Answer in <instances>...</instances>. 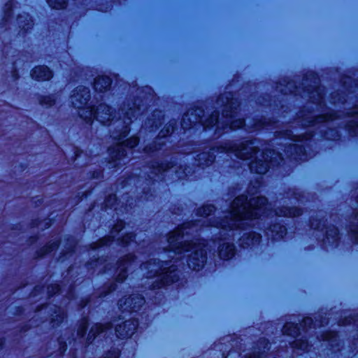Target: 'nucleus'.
<instances>
[{
	"mask_svg": "<svg viewBox=\"0 0 358 358\" xmlns=\"http://www.w3.org/2000/svg\"><path fill=\"white\" fill-rule=\"evenodd\" d=\"M215 210L212 205H205L197 210V215L202 219L196 220L183 224L176 230L171 232L165 238L162 249L167 254L159 255V258H151L141 265V270L144 271L143 275L150 282L148 285L151 289H159L169 283L178 280V271L173 263L183 261L186 262L189 268L200 270L206 262V246L205 241L200 239L182 241L189 234L196 232L198 228L206 224V227H213L219 230L213 243H217L218 254L221 259L231 258L235 253V247L233 243L225 242L226 240L234 239L236 235H240L242 230L247 227L259 225V220L261 217H296L301 214V209L290 208L285 206H278L273 210L271 205L267 204V200L264 196L250 198L241 195L236 197L231 203L229 209L219 220L212 221L207 219Z\"/></svg>",
	"mask_w": 358,
	"mask_h": 358,
	"instance_id": "1",
	"label": "nucleus"
},
{
	"mask_svg": "<svg viewBox=\"0 0 358 358\" xmlns=\"http://www.w3.org/2000/svg\"><path fill=\"white\" fill-rule=\"evenodd\" d=\"M254 144L255 142L252 141L239 143L230 141L221 143L199 154L196 159L198 166L210 165L215 160V152L234 154L237 158L243 160L255 157V160L250 164V169L258 174L266 173L270 165L275 166L283 161L282 153L274 150H266L257 156V148Z\"/></svg>",
	"mask_w": 358,
	"mask_h": 358,
	"instance_id": "2",
	"label": "nucleus"
},
{
	"mask_svg": "<svg viewBox=\"0 0 358 358\" xmlns=\"http://www.w3.org/2000/svg\"><path fill=\"white\" fill-rule=\"evenodd\" d=\"M217 105L224 107L222 119L219 120L218 112L215 111L208 119L203 120V110L201 108H191L184 115L181 121V127L184 130L191 129L200 124L203 129L217 126L215 133L220 136L223 132L234 130L245 124L242 119L234 120L237 114L239 101L231 92L222 94L217 101Z\"/></svg>",
	"mask_w": 358,
	"mask_h": 358,
	"instance_id": "3",
	"label": "nucleus"
},
{
	"mask_svg": "<svg viewBox=\"0 0 358 358\" xmlns=\"http://www.w3.org/2000/svg\"><path fill=\"white\" fill-rule=\"evenodd\" d=\"M141 110V106L137 104L136 101L124 103L120 108V113L123 115L122 120L120 118L115 120V115L111 112L110 108L106 104L101 103L97 106L96 110L90 107H87L86 109L80 113V117L87 122H90L92 119L95 118L102 124H108L115 121L118 131L113 133V137L120 140L129 134V126L132 122V118L138 115Z\"/></svg>",
	"mask_w": 358,
	"mask_h": 358,
	"instance_id": "4",
	"label": "nucleus"
},
{
	"mask_svg": "<svg viewBox=\"0 0 358 358\" xmlns=\"http://www.w3.org/2000/svg\"><path fill=\"white\" fill-rule=\"evenodd\" d=\"M341 115L338 113L334 114H316L314 111H307L303 110L299 112L297 117V124H301L303 127H308L305 133L294 134L291 130L281 131L282 137L285 140H289L292 142H302L303 140H308L313 136V129H319L320 132L323 134L324 137L329 139H334L338 136V131L335 129L329 131L324 130L329 125H334V122L340 118Z\"/></svg>",
	"mask_w": 358,
	"mask_h": 358,
	"instance_id": "5",
	"label": "nucleus"
},
{
	"mask_svg": "<svg viewBox=\"0 0 358 358\" xmlns=\"http://www.w3.org/2000/svg\"><path fill=\"white\" fill-rule=\"evenodd\" d=\"M175 121H171L166 127L165 129H162L159 133V136L157 139L151 145H148L145 148V152L148 154H152L156 152H159L161 155L164 157H168L170 153H179L182 152L184 154H189L194 151V148H192L193 145H185L181 150L173 148L171 149L168 147L163 140V138L168 134L172 133L174 131L176 126Z\"/></svg>",
	"mask_w": 358,
	"mask_h": 358,
	"instance_id": "6",
	"label": "nucleus"
},
{
	"mask_svg": "<svg viewBox=\"0 0 358 358\" xmlns=\"http://www.w3.org/2000/svg\"><path fill=\"white\" fill-rule=\"evenodd\" d=\"M138 143V138L132 136L122 143H119L113 148L109 149L110 160L109 168H115L122 166L127 162L126 148L131 149Z\"/></svg>",
	"mask_w": 358,
	"mask_h": 358,
	"instance_id": "7",
	"label": "nucleus"
},
{
	"mask_svg": "<svg viewBox=\"0 0 358 358\" xmlns=\"http://www.w3.org/2000/svg\"><path fill=\"white\" fill-rule=\"evenodd\" d=\"M327 220H320L319 221L312 219L310 220V226L313 229L323 231L325 229V237L323 238L324 244L334 245L336 244L339 235L338 229L334 226H326Z\"/></svg>",
	"mask_w": 358,
	"mask_h": 358,
	"instance_id": "8",
	"label": "nucleus"
},
{
	"mask_svg": "<svg viewBox=\"0 0 358 358\" xmlns=\"http://www.w3.org/2000/svg\"><path fill=\"white\" fill-rule=\"evenodd\" d=\"M90 98V91L87 87L79 86L76 87L71 95V102L73 106L76 108L80 109L82 111L87 108H84Z\"/></svg>",
	"mask_w": 358,
	"mask_h": 358,
	"instance_id": "9",
	"label": "nucleus"
},
{
	"mask_svg": "<svg viewBox=\"0 0 358 358\" xmlns=\"http://www.w3.org/2000/svg\"><path fill=\"white\" fill-rule=\"evenodd\" d=\"M138 265L136 258L133 255H128L122 258L117 263L115 268L118 273L116 276V280L122 282L127 276V273L129 270L135 268Z\"/></svg>",
	"mask_w": 358,
	"mask_h": 358,
	"instance_id": "10",
	"label": "nucleus"
},
{
	"mask_svg": "<svg viewBox=\"0 0 358 358\" xmlns=\"http://www.w3.org/2000/svg\"><path fill=\"white\" fill-rule=\"evenodd\" d=\"M145 299L139 294H133L127 299L118 301L120 309L122 311L136 312L144 304Z\"/></svg>",
	"mask_w": 358,
	"mask_h": 358,
	"instance_id": "11",
	"label": "nucleus"
},
{
	"mask_svg": "<svg viewBox=\"0 0 358 358\" xmlns=\"http://www.w3.org/2000/svg\"><path fill=\"white\" fill-rule=\"evenodd\" d=\"M280 149L283 150L287 157L292 158L296 161L306 160V150L302 145L291 143L289 144L286 143L283 149Z\"/></svg>",
	"mask_w": 358,
	"mask_h": 358,
	"instance_id": "12",
	"label": "nucleus"
},
{
	"mask_svg": "<svg viewBox=\"0 0 358 358\" xmlns=\"http://www.w3.org/2000/svg\"><path fill=\"white\" fill-rule=\"evenodd\" d=\"M313 83L314 85H313L311 90L308 89V96L312 103L315 104L317 108H318V110L321 109V110L323 111L324 90L319 86V80L315 76Z\"/></svg>",
	"mask_w": 358,
	"mask_h": 358,
	"instance_id": "13",
	"label": "nucleus"
},
{
	"mask_svg": "<svg viewBox=\"0 0 358 358\" xmlns=\"http://www.w3.org/2000/svg\"><path fill=\"white\" fill-rule=\"evenodd\" d=\"M138 323L136 320H129L117 325L115 327V333L120 338L131 337L136 331Z\"/></svg>",
	"mask_w": 358,
	"mask_h": 358,
	"instance_id": "14",
	"label": "nucleus"
},
{
	"mask_svg": "<svg viewBox=\"0 0 358 358\" xmlns=\"http://www.w3.org/2000/svg\"><path fill=\"white\" fill-rule=\"evenodd\" d=\"M172 164V162L171 163ZM173 168V164L170 165L167 163V159H164L163 161L155 160L150 165L149 169L150 170V174L149 177L152 179L155 176H157L160 178L159 175H163L164 173L167 172L169 169Z\"/></svg>",
	"mask_w": 358,
	"mask_h": 358,
	"instance_id": "15",
	"label": "nucleus"
},
{
	"mask_svg": "<svg viewBox=\"0 0 358 358\" xmlns=\"http://www.w3.org/2000/svg\"><path fill=\"white\" fill-rule=\"evenodd\" d=\"M349 120L342 122L339 125H343L347 127L352 135L358 134V106H356L353 110L347 113Z\"/></svg>",
	"mask_w": 358,
	"mask_h": 358,
	"instance_id": "16",
	"label": "nucleus"
},
{
	"mask_svg": "<svg viewBox=\"0 0 358 358\" xmlns=\"http://www.w3.org/2000/svg\"><path fill=\"white\" fill-rule=\"evenodd\" d=\"M113 325L111 323L108 322L105 324H96L91 328L88 336L87 341L92 342L98 335L101 334H106L108 331H111Z\"/></svg>",
	"mask_w": 358,
	"mask_h": 358,
	"instance_id": "17",
	"label": "nucleus"
},
{
	"mask_svg": "<svg viewBox=\"0 0 358 358\" xmlns=\"http://www.w3.org/2000/svg\"><path fill=\"white\" fill-rule=\"evenodd\" d=\"M124 228V222L122 221H119L114 226L113 229L110 231V236L108 237H104L100 239L97 243H94L92 245L93 249L97 248L99 247L108 244V243L113 241L115 235L117 234L122 229Z\"/></svg>",
	"mask_w": 358,
	"mask_h": 358,
	"instance_id": "18",
	"label": "nucleus"
},
{
	"mask_svg": "<svg viewBox=\"0 0 358 358\" xmlns=\"http://www.w3.org/2000/svg\"><path fill=\"white\" fill-rule=\"evenodd\" d=\"M265 232L268 237L274 240H279L286 234L287 229L285 226L277 223L272 224L269 228L266 229Z\"/></svg>",
	"mask_w": 358,
	"mask_h": 358,
	"instance_id": "19",
	"label": "nucleus"
},
{
	"mask_svg": "<svg viewBox=\"0 0 358 358\" xmlns=\"http://www.w3.org/2000/svg\"><path fill=\"white\" fill-rule=\"evenodd\" d=\"M31 76L36 80H48L52 77V73L47 66H39L32 70Z\"/></svg>",
	"mask_w": 358,
	"mask_h": 358,
	"instance_id": "20",
	"label": "nucleus"
},
{
	"mask_svg": "<svg viewBox=\"0 0 358 358\" xmlns=\"http://www.w3.org/2000/svg\"><path fill=\"white\" fill-rule=\"evenodd\" d=\"M262 236L259 234L255 232H250L244 234L240 238V244L243 247H249L250 245L259 243Z\"/></svg>",
	"mask_w": 358,
	"mask_h": 358,
	"instance_id": "21",
	"label": "nucleus"
},
{
	"mask_svg": "<svg viewBox=\"0 0 358 358\" xmlns=\"http://www.w3.org/2000/svg\"><path fill=\"white\" fill-rule=\"evenodd\" d=\"M269 343L265 338H261L259 341L257 347L255 348V350L252 354H248L245 356V358H261V355L264 354L267 350H269Z\"/></svg>",
	"mask_w": 358,
	"mask_h": 358,
	"instance_id": "22",
	"label": "nucleus"
},
{
	"mask_svg": "<svg viewBox=\"0 0 358 358\" xmlns=\"http://www.w3.org/2000/svg\"><path fill=\"white\" fill-rule=\"evenodd\" d=\"M111 85V80L108 76H98L95 78L94 83V90L97 92L106 90Z\"/></svg>",
	"mask_w": 358,
	"mask_h": 358,
	"instance_id": "23",
	"label": "nucleus"
},
{
	"mask_svg": "<svg viewBox=\"0 0 358 358\" xmlns=\"http://www.w3.org/2000/svg\"><path fill=\"white\" fill-rule=\"evenodd\" d=\"M349 235L351 238L354 239L357 243H358V209L356 208L354 216L352 217V220L351 221V224L349 230Z\"/></svg>",
	"mask_w": 358,
	"mask_h": 358,
	"instance_id": "24",
	"label": "nucleus"
},
{
	"mask_svg": "<svg viewBox=\"0 0 358 358\" xmlns=\"http://www.w3.org/2000/svg\"><path fill=\"white\" fill-rule=\"evenodd\" d=\"M300 328L298 327V324L292 322H287L282 329L283 334L296 337L299 335Z\"/></svg>",
	"mask_w": 358,
	"mask_h": 358,
	"instance_id": "25",
	"label": "nucleus"
},
{
	"mask_svg": "<svg viewBox=\"0 0 358 358\" xmlns=\"http://www.w3.org/2000/svg\"><path fill=\"white\" fill-rule=\"evenodd\" d=\"M66 314L64 311L59 307H56L54 314L52 315V326H55L61 323L65 318Z\"/></svg>",
	"mask_w": 358,
	"mask_h": 358,
	"instance_id": "26",
	"label": "nucleus"
},
{
	"mask_svg": "<svg viewBox=\"0 0 358 358\" xmlns=\"http://www.w3.org/2000/svg\"><path fill=\"white\" fill-rule=\"evenodd\" d=\"M17 23L23 29L28 30L32 26V20L28 14L25 13L18 17Z\"/></svg>",
	"mask_w": 358,
	"mask_h": 358,
	"instance_id": "27",
	"label": "nucleus"
},
{
	"mask_svg": "<svg viewBox=\"0 0 358 358\" xmlns=\"http://www.w3.org/2000/svg\"><path fill=\"white\" fill-rule=\"evenodd\" d=\"M88 327V320L87 318H83L80 322V324L77 330V337L78 339H83V336L86 334V331Z\"/></svg>",
	"mask_w": 358,
	"mask_h": 358,
	"instance_id": "28",
	"label": "nucleus"
},
{
	"mask_svg": "<svg viewBox=\"0 0 358 358\" xmlns=\"http://www.w3.org/2000/svg\"><path fill=\"white\" fill-rule=\"evenodd\" d=\"M292 347L294 349H298L302 351H308L309 345L306 340L297 339L292 343Z\"/></svg>",
	"mask_w": 358,
	"mask_h": 358,
	"instance_id": "29",
	"label": "nucleus"
},
{
	"mask_svg": "<svg viewBox=\"0 0 358 358\" xmlns=\"http://www.w3.org/2000/svg\"><path fill=\"white\" fill-rule=\"evenodd\" d=\"M39 102L41 106L48 108L55 103V98L53 95L41 96Z\"/></svg>",
	"mask_w": 358,
	"mask_h": 358,
	"instance_id": "30",
	"label": "nucleus"
},
{
	"mask_svg": "<svg viewBox=\"0 0 358 358\" xmlns=\"http://www.w3.org/2000/svg\"><path fill=\"white\" fill-rule=\"evenodd\" d=\"M50 7L55 9L64 8L66 5V0H47Z\"/></svg>",
	"mask_w": 358,
	"mask_h": 358,
	"instance_id": "31",
	"label": "nucleus"
},
{
	"mask_svg": "<svg viewBox=\"0 0 358 358\" xmlns=\"http://www.w3.org/2000/svg\"><path fill=\"white\" fill-rule=\"evenodd\" d=\"M59 243L57 241H55L52 242H50L48 245H46L42 251L41 255H44L48 254L49 252H52L58 248Z\"/></svg>",
	"mask_w": 358,
	"mask_h": 358,
	"instance_id": "32",
	"label": "nucleus"
},
{
	"mask_svg": "<svg viewBox=\"0 0 358 358\" xmlns=\"http://www.w3.org/2000/svg\"><path fill=\"white\" fill-rule=\"evenodd\" d=\"M280 90L284 94H296L297 92H299L298 90L294 87V83L292 82H289L285 89L280 88Z\"/></svg>",
	"mask_w": 358,
	"mask_h": 358,
	"instance_id": "33",
	"label": "nucleus"
},
{
	"mask_svg": "<svg viewBox=\"0 0 358 358\" xmlns=\"http://www.w3.org/2000/svg\"><path fill=\"white\" fill-rule=\"evenodd\" d=\"M153 117L155 119L153 120V122L151 127H155V129L158 128L159 125H161V117H162V114L161 111H156L153 114Z\"/></svg>",
	"mask_w": 358,
	"mask_h": 358,
	"instance_id": "34",
	"label": "nucleus"
},
{
	"mask_svg": "<svg viewBox=\"0 0 358 358\" xmlns=\"http://www.w3.org/2000/svg\"><path fill=\"white\" fill-rule=\"evenodd\" d=\"M312 325H313V328H315L316 324H313V319L310 317H305L300 324L303 331H306L307 327L311 328Z\"/></svg>",
	"mask_w": 358,
	"mask_h": 358,
	"instance_id": "35",
	"label": "nucleus"
},
{
	"mask_svg": "<svg viewBox=\"0 0 358 358\" xmlns=\"http://www.w3.org/2000/svg\"><path fill=\"white\" fill-rule=\"evenodd\" d=\"M48 293L50 295H54L57 293H62L63 291H62V288L59 287V285L55 284L51 285L48 287Z\"/></svg>",
	"mask_w": 358,
	"mask_h": 358,
	"instance_id": "36",
	"label": "nucleus"
},
{
	"mask_svg": "<svg viewBox=\"0 0 358 358\" xmlns=\"http://www.w3.org/2000/svg\"><path fill=\"white\" fill-rule=\"evenodd\" d=\"M116 196L115 195H110L105 201L106 206L108 208H115L116 210L117 208L115 207V203L116 202Z\"/></svg>",
	"mask_w": 358,
	"mask_h": 358,
	"instance_id": "37",
	"label": "nucleus"
},
{
	"mask_svg": "<svg viewBox=\"0 0 358 358\" xmlns=\"http://www.w3.org/2000/svg\"><path fill=\"white\" fill-rule=\"evenodd\" d=\"M266 126V120H259L257 122L255 123V124L252 126V128L249 129L250 131H252L255 130L259 129L261 128H263Z\"/></svg>",
	"mask_w": 358,
	"mask_h": 358,
	"instance_id": "38",
	"label": "nucleus"
},
{
	"mask_svg": "<svg viewBox=\"0 0 358 358\" xmlns=\"http://www.w3.org/2000/svg\"><path fill=\"white\" fill-rule=\"evenodd\" d=\"M134 238L133 234H127L124 236L122 237V239H117V241L120 244L124 245H127Z\"/></svg>",
	"mask_w": 358,
	"mask_h": 358,
	"instance_id": "39",
	"label": "nucleus"
},
{
	"mask_svg": "<svg viewBox=\"0 0 358 358\" xmlns=\"http://www.w3.org/2000/svg\"><path fill=\"white\" fill-rule=\"evenodd\" d=\"M356 319L355 316L350 315L348 317H346L343 322H342L343 325L350 324L352 323H355Z\"/></svg>",
	"mask_w": 358,
	"mask_h": 358,
	"instance_id": "40",
	"label": "nucleus"
},
{
	"mask_svg": "<svg viewBox=\"0 0 358 358\" xmlns=\"http://www.w3.org/2000/svg\"><path fill=\"white\" fill-rule=\"evenodd\" d=\"M336 337V334L334 332L327 333L324 335L323 339L327 341H331L335 339Z\"/></svg>",
	"mask_w": 358,
	"mask_h": 358,
	"instance_id": "41",
	"label": "nucleus"
},
{
	"mask_svg": "<svg viewBox=\"0 0 358 358\" xmlns=\"http://www.w3.org/2000/svg\"><path fill=\"white\" fill-rule=\"evenodd\" d=\"M292 195L294 196V198L297 200V201H302L303 199H302V197L303 196L301 192H296V191H293L292 192Z\"/></svg>",
	"mask_w": 358,
	"mask_h": 358,
	"instance_id": "42",
	"label": "nucleus"
},
{
	"mask_svg": "<svg viewBox=\"0 0 358 358\" xmlns=\"http://www.w3.org/2000/svg\"><path fill=\"white\" fill-rule=\"evenodd\" d=\"M176 173L177 174V177L180 179L183 178V176H181V174H184L185 176H187V174L185 171H183L182 173H180L178 171H176Z\"/></svg>",
	"mask_w": 358,
	"mask_h": 358,
	"instance_id": "43",
	"label": "nucleus"
},
{
	"mask_svg": "<svg viewBox=\"0 0 358 358\" xmlns=\"http://www.w3.org/2000/svg\"><path fill=\"white\" fill-rule=\"evenodd\" d=\"M82 153H83V152H78V151L76 152V160L80 159V158L81 157Z\"/></svg>",
	"mask_w": 358,
	"mask_h": 358,
	"instance_id": "44",
	"label": "nucleus"
},
{
	"mask_svg": "<svg viewBox=\"0 0 358 358\" xmlns=\"http://www.w3.org/2000/svg\"><path fill=\"white\" fill-rule=\"evenodd\" d=\"M344 101H345V99H344V97H343V96H342V97H339V99H338V103H339V102L343 103V102H344Z\"/></svg>",
	"mask_w": 358,
	"mask_h": 358,
	"instance_id": "45",
	"label": "nucleus"
},
{
	"mask_svg": "<svg viewBox=\"0 0 358 358\" xmlns=\"http://www.w3.org/2000/svg\"><path fill=\"white\" fill-rule=\"evenodd\" d=\"M313 85L310 86L309 87H307V86H305V88H307L305 90L304 92H306L308 94V89H310L311 90Z\"/></svg>",
	"mask_w": 358,
	"mask_h": 358,
	"instance_id": "46",
	"label": "nucleus"
},
{
	"mask_svg": "<svg viewBox=\"0 0 358 358\" xmlns=\"http://www.w3.org/2000/svg\"><path fill=\"white\" fill-rule=\"evenodd\" d=\"M114 289H115V286H113H113H111V287L109 288V289H108V292H111L112 290H114Z\"/></svg>",
	"mask_w": 358,
	"mask_h": 358,
	"instance_id": "47",
	"label": "nucleus"
},
{
	"mask_svg": "<svg viewBox=\"0 0 358 358\" xmlns=\"http://www.w3.org/2000/svg\"><path fill=\"white\" fill-rule=\"evenodd\" d=\"M60 350H61L62 352L66 351V346L65 347H60Z\"/></svg>",
	"mask_w": 358,
	"mask_h": 358,
	"instance_id": "48",
	"label": "nucleus"
},
{
	"mask_svg": "<svg viewBox=\"0 0 358 358\" xmlns=\"http://www.w3.org/2000/svg\"><path fill=\"white\" fill-rule=\"evenodd\" d=\"M332 99H334V103H335V104H336L337 101L335 100V97H334V96H333V97H332Z\"/></svg>",
	"mask_w": 358,
	"mask_h": 358,
	"instance_id": "49",
	"label": "nucleus"
},
{
	"mask_svg": "<svg viewBox=\"0 0 358 358\" xmlns=\"http://www.w3.org/2000/svg\"><path fill=\"white\" fill-rule=\"evenodd\" d=\"M104 268H105V269H106V270L104 271V272H105L106 270H108V266H104Z\"/></svg>",
	"mask_w": 358,
	"mask_h": 358,
	"instance_id": "50",
	"label": "nucleus"
},
{
	"mask_svg": "<svg viewBox=\"0 0 358 358\" xmlns=\"http://www.w3.org/2000/svg\"><path fill=\"white\" fill-rule=\"evenodd\" d=\"M173 158H174V157H171L170 158V159H171V160H172Z\"/></svg>",
	"mask_w": 358,
	"mask_h": 358,
	"instance_id": "51",
	"label": "nucleus"
},
{
	"mask_svg": "<svg viewBox=\"0 0 358 358\" xmlns=\"http://www.w3.org/2000/svg\"><path fill=\"white\" fill-rule=\"evenodd\" d=\"M357 203H358V196L357 197Z\"/></svg>",
	"mask_w": 358,
	"mask_h": 358,
	"instance_id": "52",
	"label": "nucleus"
},
{
	"mask_svg": "<svg viewBox=\"0 0 358 358\" xmlns=\"http://www.w3.org/2000/svg\"><path fill=\"white\" fill-rule=\"evenodd\" d=\"M357 85H358V83H357Z\"/></svg>",
	"mask_w": 358,
	"mask_h": 358,
	"instance_id": "53",
	"label": "nucleus"
}]
</instances>
